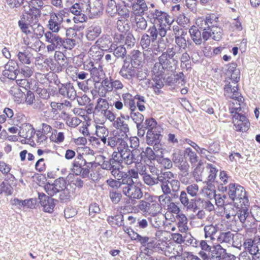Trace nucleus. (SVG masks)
I'll use <instances>...</instances> for the list:
<instances>
[{"instance_id": "obj_1", "label": "nucleus", "mask_w": 260, "mask_h": 260, "mask_svg": "<svg viewBox=\"0 0 260 260\" xmlns=\"http://www.w3.org/2000/svg\"><path fill=\"white\" fill-rule=\"evenodd\" d=\"M147 17L153 23L158 22L157 26L158 27L159 36L161 38L166 35L167 28H169L174 21L173 19L167 13L157 9L155 10L154 12L150 11Z\"/></svg>"}, {"instance_id": "obj_2", "label": "nucleus", "mask_w": 260, "mask_h": 260, "mask_svg": "<svg viewBox=\"0 0 260 260\" xmlns=\"http://www.w3.org/2000/svg\"><path fill=\"white\" fill-rule=\"evenodd\" d=\"M228 194L230 198L235 202L243 205L249 204V200L243 187L236 183H230L229 185Z\"/></svg>"}, {"instance_id": "obj_3", "label": "nucleus", "mask_w": 260, "mask_h": 260, "mask_svg": "<svg viewBox=\"0 0 260 260\" xmlns=\"http://www.w3.org/2000/svg\"><path fill=\"white\" fill-rule=\"evenodd\" d=\"M158 62H156L152 69V72L164 74L165 71L173 72L176 68L178 63L177 59H171L161 55L158 58Z\"/></svg>"}, {"instance_id": "obj_4", "label": "nucleus", "mask_w": 260, "mask_h": 260, "mask_svg": "<svg viewBox=\"0 0 260 260\" xmlns=\"http://www.w3.org/2000/svg\"><path fill=\"white\" fill-rule=\"evenodd\" d=\"M247 205H243L241 204L237 210L236 215V220H238L242 224L243 228L250 229L253 226V218L250 212H249Z\"/></svg>"}, {"instance_id": "obj_5", "label": "nucleus", "mask_w": 260, "mask_h": 260, "mask_svg": "<svg viewBox=\"0 0 260 260\" xmlns=\"http://www.w3.org/2000/svg\"><path fill=\"white\" fill-rule=\"evenodd\" d=\"M123 193L130 199H140L143 197L141 189L131 179L127 180L122 187Z\"/></svg>"}, {"instance_id": "obj_6", "label": "nucleus", "mask_w": 260, "mask_h": 260, "mask_svg": "<svg viewBox=\"0 0 260 260\" xmlns=\"http://www.w3.org/2000/svg\"><path fill=\"white\" fill-rule=\"evenodd\" d=\"M24 13L21 16V18L32 24L38 23L39 18L41 16V11L36 7L27 4L23 6Z\"/></svg>"}, {"instance_id": "obj_7", "label": "nucleus", "mask_w": 260, "mask_h": 260, "mask_svg": "<svg viewBox=\"0 0 260 260\" xmlns=\"http://www.w3.org/2000/svg\"><path fill=\"white\" fill-rule=\"evenodd\" d=\"M44 36L46 42L50 44L47 46L48 52H52L62 46L63 40L56 34L48 31L45 33Z\"/></svg>"}, {"instance_id": "obj_8", "label": "nucleus", "mask_w": 260, "mask_h": 260, "mask_svg": "<svg viewBox=\"0 0 260 260\" xmlns=\"http://www.w3.org/2000/svg\"><path fill=\"white\" fill-rule=\"evenodd\" d=\"M224 86V94L232 99L237 98L238 102L242 101L243 96L238 91V83L226 79Z\"/></svg>"}, {"instance_id": "obj_9", "label": "nucleus", "mask_w": 260, "mask_h": 260, "mask_svg": "<svg viewBox=\"0 0 260 260\" xmlns=\"http://www.w3.org/2000/svg\"><path fill=\"white\" fill-rule=\"evenodd\" d=\"M121 154V164L124 162L125 164L129 165L133 163H137V166H140L142 164L138 161H141L139 158V152L136 150L131 151L129 149L123 150L119 153Z\"/></svg>"}, {"instance_id": "obj_10", "label": "nucleus", "mask_w": 260, "mask_h": 260, "mask_svg": "<svg viewBox=\"0 0 260 260\" xmlns=\"http://www.w3.org/2000/svg\"><path fill=\"white\" fill-rule=\"evenodd\" d=\"M172 161L174 163L179 169L183 172L184 175L188 174L187 170L189 165L185 159L184 156H183L182 151L180 150H176L172 154Z\"/></svg>"}, {"instance_id": "obj_11", "label": "nucleus", "mask_w": 260, "mask_h": 260, "mask_svg": "<svg viewBox=\"0 0 260 260\" xmlns=\"http://www.w3.org/2000/svg\"><path fill=\"white\" fill-rule=\"evenodd\" d=\"M137 68L130 63L126 59L124 60L122 66L119 72V75L128 80H132L137 73Z\"/></svg>"}, {"instance_id": "obj_12", "label": "nucleus", "mask_w": 260, "mask_h": 260, "mask_svg": "<svg viewBox=\"0 0 260 260\" xmlns=\"http://www.w3.org/2000/svg\"><path fill=\"white\" fill-rule=\"evenodd\" d=\"M82 9L85 8L90 17H94L102 12L103 8L101 1L95 0L92 3L90 2L87 4L82 3Z\"/></svg>"}, {"instance_id": "obj_13", "label": "nucleus", "mask_w": 260, "mask_h": 260, "mask_svg": "<svg viewBox=\"0 0 260 260\" xmlns=\"http://www.w3.org/2000/svg\"><path fill=\"white\" fill-rule=\"evenodd\" d=\"M38 199L43 211L45 212L52 213L55 206V200L44 193H38Z\"/></svg>"}, {"instance_id": "obj_14", "label": "nucleus", "mask_w": 260, "mask_h": 260, "mask_svg": "<svg viewBox=\"0 0 260 260\" xmlns=\"http://www.w3.org/2000/svg\"><path fill=\"white\" fill-rule=\"evenodd\" d=\"M58 92L64 98L71 100H75L77 95L73 84L71 82L61 84L58 87Z\"/></svg>"}, {"instance_id": "obj_15", "label": "nucleus", "mask_w": 260, "mask_h": 260, "mask_svg": "<svg viewBox=\"0 0 260 260\" xmlns=\"http://www.w3.org/2000/svg\"><path fill=\"white\" fill-rule=\"evenodd\" d=\"M233 123L237 131L246 132L250 125L248 119L244 115H234Z\"/></svg>"}, {"instance_id": "obj_16", "label": "nucleus", "mask_w": 260, "mask_h": 260, "mask_svg": "<svg viewBox=\"0 0 260 260\" xmlns=\"http://www.w3.org/2000/svg\"><path fill=\"white\" fill-rule=\"evenodd\" d=\"M157 125V123L154 118H149L146 119L144 122H142L136 125L138 136L140 137H143L147 129V131L152 130Z\"/></svg>"}, {"instance_id": "obj_17", "label": "nucleus", "mask_w": 260, "mask_h": 260, "mask_svg": "<svg viewBox=\"0 0 260 260\" xmlns=\"http://www.w3.org/2000/svg\"><path fill=\"white\" fill-rule=\"evenodd\" d=\"M63 21L62 14L54 13L51 15L48 26L49 29L52 31L51 32H58L60 28L61 24Z\"/></svg>"}, {"instance_id": "obj_18", "label": "nucleus", "mask_w": 260, "mask_h": 260, "mask_svg": "<svg viewBox=\"0 0 260 260\" xmlns=\"http://www.w3.org/2000/svg\"><path fill=\"white\" fill-rule=\"evenodd\" d=\"M222 29L217 26L209 28V30L204 31V41H207L210 38L216 41H219L222 38Z\"/></svg>"}, {"instance_id": "obj_19", "label": "nucleus", "mask_w": 260, "mask_h": 260, "mask_svg": "<svg viewBox=\"0 0 260 260\" xmlns=\"http://www.w3.org/2000/svg\"><path fill=\"white\" fill-rule=\"evenodd\" d=\"M190 196L185 190H181L179 194V201L181 204L187 210L193 209V211L197 209V206L195 204L196 200L194 199H189Z\"/></svg>"}, {"instance_id": "obj_20", "label": "nucleus", "mask_w": 260, "mask_h": 260, "mask_svg": "<svg viewBox=\"0 0 260 260\" xmlns=\"http://www.w3.org/2000/svg\"><path fill=\"white\" fill-rule=\"evenodd\" d=\"M17 64L13 60H10L5 65V70L3 71V75L8 78L11 80H15L19 76L18 71L16 69Z\"/></svg>"}, {"instance_id": "obj_21", "label": "nucleus", "mask_w": 260, "mask_h": 260, "mask_svg": "<svg viewBox=\"0 0 260 260\" xmlns=\"http://www.w3.org/2000/svg\"><path fill=\"white\" fill-rule=\"evenodd\" d=\"M160 127L157 125L154 127L153 129L147 131L146 134V142L149 145H153V144H156V142H160L161 137Z\"/></svg>"}, {"instance_id": "obj_22", "label": "nucleus", "mask_w": 260, "mask_h": 260, "mask_svg": "<svg viewBox=\"0 0 260 260\" xmlns=\"http://www.w3.org/2000/svg\"><path fill=\"white\" fill-rule=\"evenodd\" d=\"M132 240L137 241L139 242L143 247H145L144 250H152L153 239L152 238L147 236H142L138 233L132 234Z\"/></svg>"}, {"instance_id": "obj_23", "label": "nucleus", "mask_w": 260, "mask_h": 260, "mask_svg": "<svg viewBox=\"0 0 260 260\" xmlns=\"http://www.w3.org/2000/svg\"><path fill=\"white\" fill-rule=\"evenodd\" d=\"M189 32L191 40L196 45H200L203 42H205L204 39V31L202 32L196 26H192L189 29Z\"/></svg>"}, {"instance_id": "obj_24", "label": "nucleus", "mask_w": 260, "mask_h": 260, "mask_svg": "<svg viewBox=\"0 0 260 260\" xmlns=\"http://www.w3.org/2000/svg\"><path fill=\"white\" fill-rule=\"evenodd\" d=\"M96 46L102 50L110 52L114 43H113L112 38L108 35H103L96 41Z\"/></svg>"}, {"instance_id": "obj_25", "label": "nucleus", "mask_w": 260, "mask_h": 260, "mask_svg": "<svg viewBox=\"0 0 260 260\" xmlns=\"http://www.w3.org/2000/svg\"><path fill=\"white\" fill-rule=\"evenodd\" d=\"M153 249L159 253H164L166 256H169L171 247L169 246V243L166 241L159 240L156 242H154L153 241L151 250Z\"/></svg>"}, {"instance_id": "obj_26", "label": "nucleus", "mask_w": 260, "mask_h": 260, "mask_svg": "<svg viewBox=\"0 0 260 260\" xmlns=\"http://www.w3.org/2000/svg\"><path fill=\"white\" fill-rule=\"evenodd\" d=\"M149 4V3L147 4L144 0H135L132 5L134 14L143 15L148 10Z\"/></svg>"}, {"instance_id": "obj_27", "label": "nucleus", "mask_w": 260, "mask_h": 260, "mask_svg": "<svg viewBox=\"0 0 260 260\" xmlns=\"http://www.w3.org/2000/svg\"><path fill=\"white\" fill-rule=\"evenodd\" d=\"M133 23L136 31L138 32L145 30L147 27V22L143 15H135Z\"/></svg>"}, {"instance_id": "obj_28", "label": "nucleus", "mask_w": 260, "mask_h": 260, "mask_svg": "<svg viewBox=\"0 0 260 260\" xmlns=\"http://www.w3.org/2000/svg\"><path fill=\"white\" fill-rule=\"evenodd\" d=\"M35 134V129L31 124L28 123L22 124L18 132L20 137L26 139H30Z\"/></svg>"}, {"instance_id": "obj_29", "label": "nucleus", "mask_w": 260, "mask_h": 260, "mask_svg": "<svg viewBox=\"0 0 260 260\" xmlns=\"http://www.w3.org/2000/svg\"><path fill=\"white\" fill-rule=\"evenodd\" d=\"M120 165H115L112 169H111V173L113 177L118 180H121L122 184H124L127 180H129V177H127V173L122 172L120 170Z\"/></svg>"}, {"instance_id": "obj_30", "label": "nucleus", "mask_w": 260, "mask_h": 260, "mask_svg": "<svg viewBox=\"0 0 260 260\" xmlns=\"http://www.w3.org/2000/svg\"><path fill=\"white\" fill-rule=\"evenodd\" d=\"M176 221L179 231L181 233L186 232L188 229L186 216L183 213H180L176 216Z\"/></svg>"}, {"instance_id": "obj_31", "label": "nucleus", "mask_w": 260, "mask_h": 260, "mask_svg": "<svg viewBox=\"0 0 260 260\" xmlns=\"http://www.w3.org/2000/svg\"><path fill=\"white\" fill-rule=\"evenodd\" d=\"M239 205L236 206L235 204H227L224 207V213L226 219H230L233 217V220H236V215Z\"/></svg>"}, {"instance_id": "obj_32", "label": "nucleus", "mask_w": 260, "mask_h": 260, "mask_svg": "<svg viewBox=\"0 0 260 260\" xmlns=\"http://www.w3.org/2000/svg\"><path fill=\"white\" fill-rule=\"evenodd\" d=\"M87 164L88 162L83 158V155L78 154L73 163V172L75 174H78V172Z\"/></svg>"}, {"instance_id": "obj_33", "label": "nucleus", "mask_w": 260, "mask_h": 260, "mask_svg": "<svg viewBox=\"0 0 260 260\" xmlns=\"http://www.w3.org/2000/svg\"><path fill=\"white\" fill-rule=\"evenodd\" d=\"M243 246L246 251L251 255H256L259 250L255 242L252 239L248 238L244 240Z\"/></svg>"}, {"instance_id": "obj_34", "label": "nucleus", "mask_w": 260, "mask_h": 260, "mask_svg": "<svg viewBox=\"0 0 260 260\" xmlns=\"http://www.w3.org/2000/svg\"><path fill=\"white\" fill-rule=\"evenodd\" d=\"M113 53V56L116 58H123L126 54V50L124 45L114 44L110 52Z\"/></svg>"}, {"instance_id": "obj_35", "label": "nucleus", "mask_w": 260, "mask_h": 260, "mask_svg": "<svg viewBox=\"0 0 260 260\" xmlns=\"http://www.w3.org/2000/svg\"><path fill=\"white\" fill-rule=\"evenodd\" d=\"M102 32L101 27L98 25H92L89 27L86 32V38L92 41L96 38Z\"/></svg>"}, {"instance_id": "obj_36", "label": "nucleus", "mask_w": 260, "mask_h": 260, "mask_svg": "<svg viewBox=\"0 0 260 260\" xmlns=\"http://www.w3.org/2000/svg\"><path fill=\"white\" fill-rule=\"evenodd\" d=\"M207 174L206 168L205 169L201 165H198L194 169L193 176L197 182L203 181Z\"/></svg>"}, {"instance_id": "obj_37", "label": "nucleus", "mask_w": 260, "mask_h": 260, "mask_svg": "<svg viewBox=\"0 0 260 260\" xmlns=\"http://www.w3.org/2000/svg\"><path fill=\"white\" fill-rule=\"evenodd\" d=\"M160 183L161 191L165 194H169L172 193L173 185H176V186L180 183L179 181H170V182L165 181H159Z\"/></svg>"}, {"instance_id": "obj_38", "label": "nucleus", "mask_w": 260, "mask_h": 260, "mask_svg": "<svg viewBox=\"0 0 260 260\" xmlns=\"http://www.w3.org/2000/svg\"><path fill=\"white\" fill-rule=\"evenodd\" d=\"M225 251L226 250L220 244H217L212 247L210 253L212 258L220 260L224 255Z\"/></svg>"}, {"instance_id": "obj_39", "label": "nucleus", "mask_w": 260, "mask_h": 260, "mask_svg": "<svg viewBox=\"0 0 260 260\" xmlns=\"http://www.w3.org/2000/svg\"><path fill=\"white\" fill-rule=\"evenodd\" d=\"M205 238L206 239L213 241L215 239V235L217 233V228L212 224L205 225L204 228Z\"/></svg>"}, {"instance_id": "obj_40", "label": "nucleus", "mask_w": 260, "mask_h": 260, "mask_svg": "<svg viewBox=\"0 0 260 260\" xmlns=\"http://www.w3.org/2000/svg\"><path fill=\"white\" fill-rule=\"evenodd\" d=\"M54 58L59 65V67L57 68V71H61L62 68H65L67 66V58L62 53L56 51L54 54Z\"/></svg>"}, {"instance_id": "obj_41", "label": "nucleus", "mask_w": 260, "mask_h": 260, "mask_svg": "<svg viewBox=\"0 0 260 260\" xmlns=\"http://www.w3.org/2000/svg\"><path fill=\"white\" fill-rule=\"evenodd\" d=\"M130 63L134 66H136V68L138 69L140 66H142V53L139 50H134L132 52V55L131 58Z\"/></svg>"}, {"instance_id": "obj_42", "label": "nucleus", "mask_w": 260, "mask_h": 260, "mask_svg": "<svg viewBox=\"0 0 260 260\" xmlns=\"http://www.w3.org/2000/svg\"><path fill=\"white\" fill-rule=\"evenodd\" d=\"M113 122V126L117 129H120L124 133L129 132L128 124L124 122L123 119L121 117L115 118V119Z\"/></svg>"}, {"instance_id": "obj_43", "label": "nucleus", "mask_w": 260, "mask_h": 260, "mask_svg": "<svg viewBox=\"0 0 260 260\" xmlns=\"http://www.w3.org/2000/svg\"><path fill=\"white\" fill-rule=\"evenodd\" d=\"M234 234L230 231L226 232H220L217 238L219 243H226L231 244L233 241Z\"/></svg>"}, {"instance_id": "obj_44", "label": "nucleus", "mask_w": 260, "mask_h": 260, "mask_svg": "<svg viewBox=\"0 0 260 260\" xmlns=\"http://www.w3.org/2000/svg\"><path fill=\"white\" fill-rule=\"evenodd\" d=\"M182 53L180 52V48L178 49L175 47L167 48L166 52H163L161 55H164L165 57L171 59H177L179 58V55Z\"/></svg>"}, {"instance_id": "obj_45", "label": "nucleus", "mask_w": 260, "mask_h": 260, "mask_svg": "<svg viewBox=\"0 0 260 260\" xmlns=\"http://www.w3.org/2000/svg\"><path fill=\"white\" fill-rule=\"evenodd\" d=\"M18 26L21 31L26 35H30L32 37V31L31 29V23L20 18L18 22Z\"/></svg>"}, {"instance_id": "obj_46", "label": "nucleus", "mask_w": 260, "mask_h": 260, "mask_svg": "<svg viewBox=\"0 0 260 260\" xmlns=\"http://www.w3.org/2000/svg\"><path fill=\"white\" fill-rule=\"evenodd\" d=\"M17 56L21 62L25 64H30L32 59V54L27 49L23 51H19Z\"/></svg>"}, {"instance_id": "obj_47", "label": "nucleus", "mask_w": 260, "mask_h": 260, "mask_svg": "<svg viewBox=\"0 0 260 260\" xmlns=\"http://www.w3.org/2000/svg\"><path fill=\"white\" fill-rule=\"evenodd\" d=\"M107 221L112 226H123V215L122 214H117L114 216H109L107 218Z\"/></svg>"}, {"instance_id": "obj_48", "label": "nucleus", "mask_w": 260, "mask_h": 260, "mask_svg": "<svg viewBox=\"0 0 260 260\" xmlns=\"http://www.w3.org/2000/svg\"><path fill=\"white\" fill-rule=\"evenodd\" d=\"M109 108V105L107 100L102 98H99L95 107V109L101 114L108 110Z\"/></svg>"}, {"instance_id": "obj_49", "label": "nucleus", "mask_w": 260, "mask_h": 260, "mask_svg": "<svg viewBox=\"0 0 260 260\" xmlns=\"http://www.w3.org/2000/svg\"><path fill=\"white\" fill-rule=\"evenodd\" d=\"M184 157L187 158L192 165H195L198 161V155L190 147L185 149Z\"/></svg>"}, {"instance_id": "obj_50", "label": "nucleus", "mask_w": 260, "mask_h": 260, "mask_svg": "<svg viewBox=\"0 0 260 260\" xmlns=\"http://www.w3.org/2000/svg\"><path fill=\"white\" fill-rule=\"evenodd\" d=\"M128 138L127 136L123 138L118 136V140L117 142V148L119 152H122L123 150H128Z\"/></svg>"}, {"instance_id": "obj_51", "label": "nucleus", "mask_w": 260, "mask_h": 260, "mask_svg": "<svg viewBox=\"0 0 260 260\" xmlns=\"http://www.w3.org/2000/svg\"><path fill=\"white\" fill-rule=\"evenodd\" d=\"M143 180L144 182L149 186H152L158 184L159 181L158 175H157V177H153L147 173L143 174Z\"/></svg>"}, {"instance_id": "obj_52", "label": "nucleus", "mask_w": 260, "mask_h": 260, "mask_svg": "<svg viewBox=\"0 0 260 260\" xmlns=\"http://www.w3.org/2000/svg\"><path fill=\"white\" fill-rule=\"evenodd\" d=\"M161 206L156 201H151L147 215H157L160 213Z\"/></svg>"}, {"instance_id": "obj_53", "label": "nucleus", "mask_w": 260, "mask_h": 260, "mask_svg": "<svg viewBox=\"0 0 260 260\" xmlns=\"http://www.w3.org/2000/svg\"><path fill=\"white\" fill-rule=\"evenodd\" d=\"M151 43H152V41L149 38L148 34L144 33L142 36L140 44L143 49H146L147 51H151V48L150 47Z\"/></svg>"}, {"instance_id": "obj_54", "label": "nucleus", "mask_w": 260, "mask_h": 260, "mask_svg": "<svg viewBox=\"0 0 260 260\" xmlns=\"http://www.w3.org/2000/svg\"><path fill=\"white\" fill-rule=\"evenodd\" d=\"M102 158L101 163H99V166L104 170L110 171L115 166L110 158H107L104 155L101 156Z\"/></svg>"}, {"instance_id": "obj_55", "label": "nucleus", "mask_w": 260, "mask_h": 260, "mask_svg": "<svg viewBox=\"0 0 260 260\" xmlns=\"http://www.w3.org/2000/svg\"><path fill=\"white\" fill-rule=\"evenodd\" d=\"M139 154L141 157V160L145 156L147 157L149 160H155L156 156L159 155V154H155L154 151L150 147H147L145 151H143Z\"/></svg>"}, {"instance_id": "obj_56", "label": "nucleus", "mask_w": 260, "mask_h": 260, "mask_svg": "<svg viewBox=\"0 0 260 260\" xmlns=\"http://www.w3.org/2000/svg\"><path fill=\"white\" fill-rule=\"evenodd\" d=\"M146 33L148 34L149 38L151 39L152 43H153L156 42L158 36L159 35L158 27L156 28V26L154 24L149 27Z\"/></svg>"}, {"instance_id": "obj_57", "label": "nucleus", "mask_w": 260, "mask_h": 260, "mask_svg": "<svg viewBox=\"0 0 260 260\" xmlns=\"http://www.w3.org/2000/svg\"><path fill=\"white\" fill-rule=\"evenodd\" d=\"M31 29L32 34L35 35L38 38H41L45 34L43 26L38 22L31 24Z\"/></svg>"}, {"instance_id": "obj_58", "label": "nucleus", "mask_w": 260, "mask_h": 260, "mask_svg": "<svg viewBox=\"0 0 260 260\" xmlns=\"http://www.w3.org/2000/svg\"><path fill=\"white\" fill-rule=\"evenodd\" d=\"M251 217L253 218V226L255 221L260 222V206L254 205L251 207L250 211Z\"/></svg>"}, {"instance_id": "obj_59", "label": "nucleus", "mask_w": 260, "mask_h": 260, "mask_svg": "<svg viewBox=\"0 0 260 260\" xmlns=\"http://www.w3.org/2000/svg\"><path fill=\"white\" fill-rule=\"evenodd\" d=\"M114 0H108L106 11L111 16L117 13L119 9Z\"/></svg>"}, {"instance_id": "obj_60", "label": "nucleus", "mask_w": 260, "mask_h": 260, "mask_svg": "<svg viewBox=\"0 0 260 260\" xmlns=\"http://www.w3.org/2000/svg\"><path fill=\"white\" fill-rule=\"evenodd\" d=\"M28 38L26 39H24V44L27 45V47L29 48H30L36 51H39L40 48V44L41 43V42L37 39H35L33 41L34 42L28 41Z\"/></svg>"}, {"instance_id": "obj_61", "label": "nucleus", "mask_w": 260, "mask_h": 260, "mask_svg": "<svg viewBox=\"0 0 260 260\" xmlns=\"http://www.w3.org/2000/svg\"><path fill=\"white\" fill-rule=\"evenodd\" d=\"M130 116L136 125L143 122L144 117L143 115L138 111L137 109L130 112Z\"/></svg>"}, {"instance_id": "obj_62", "label": "nucleus", "mask_w": 260, "mask_h": 260, "mask_svg": "<svg viewBox=\"0 0 260 260\" xmlns=\"http://www.w3.org/2000/svg\"><path fill=\"white\" fill-rule=\"evenodd\" d=\"M175 42L176 44L175 47L178 49L180 48L181 53H182L183 50H185L187 48V42L185 38L175 37Z\"/></svg>"}, {"instance_id": "obj_63", "label": "nucleus", "mask_w": 260, "mask_h": 260, "mask_svg": "<svg viewBox=\"0 0 260 260\" xmlns=\"http://www.w3.org/2000/svg\"><path fill=\"white\" fill-rule=\"evenodd\" d=\"M97 49L96 47L92 46L88 51L89 54L91 56L93 59L95 60H100L104 57V53L100 51H95Z\"/></svg>"}, {"instance_id": "obj_64", "label": "nucleus", "mask_w": 260, "mask_h": 260, "mask_svg": "<svg viewBox=\"0 0 260 260\" xmlns=\"http://www.w3.org/2000/svg\"><path fill=\"white\" fill-rule=\"evenodd\" d=\"M185 190L191 198H194L198 194L199 186L198 184L193 183L187 186Z\"/></svg>"}]
</instances>
